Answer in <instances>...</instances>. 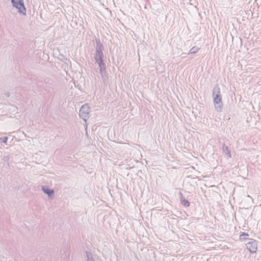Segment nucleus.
<instances>
[{
    "instance_id": "obj_6",
    "label": "nucleus",
    "mask_w": 261,
    "mask_h": 261,
    "mask_svg": "<svg viewBox=\"0 0 261 261\" xmlns=\"http://www.w3.org/2000/svg\"><path fill=\"white\" fill-rule=\"evenodd\" d=\"M42 190L48 197H52L54 194V190L49 189L45 186L42 187Z\"/></svg>"
},
{
    "instance_id": "obj_3",
    "label": "nucleus",
    "mask_w": 261,
    "mask_h": 261,
    "mask_svg": "<svg viewBox=\"0 0 261 261\" xmlns=\"http://www.w3.org/2000/svg\"><path fill=\"white\" fill-rule=\"evenodd\" d=\"M11 3L20 15L25 16L27 15V8L24 0H11Z\"/></svg>"
},
{
    "instance_id": "obj_4",
    "label": "nucleus",
    "mask_w": 261,
    "mask_h": 261,
    "mask_svg": "<svg viewBox=\"0 0 261 261\" xmlns=\"http://www.w3.org/2000/svg\"><path fill=\"white\" fill-rule=\"evenodd\" d=\"M103 53L101 49H97L96 50L94 59L96 62L98 64L99 67L100 69L105 68V64L102 59Z\"/></svg>"
},
{
    "instance_id": "obj_2",
    "label": "nucleus",
    "mask_w": 261,
    "mask_h": 261,
    "mask_svg": "<svg viewBox=\"0 0 261 261\" xmlns=\"http://www.w3.org/2000/svg\"><path fill=\"white\" fill-rule=\"evenodd\" d=\"M90 112L91 108L87 103L82 105L79 110V117L84 122L86 128L87 127V123L90 116Z\"/></svg>"
},
{
    "instance_id": "obj_11",
    "label": "nucleus",
    "mask_w": 261,
    "mask_h": 261,
    "mask_svg": "<svg viewBox=\"0 0 261 261\" xmlns=\"http://www.w3.org/2000/svg\"><path fill=\"white\" fill-rule=\"evenodd\" d=\"M227 155L228 156V157H230L231 156V153H230V152L229 151H228L227 153H226Z\"/></svg>"
},
{
    "instance_id": "obj_7",
    "label": "nucleus",
    "mask_w": 261,
    "mask_h": 261,
    "mask_svg": "<svg viewBox=\"0 0 261 261\" xmlns=\"http://www.w3.org/2000/svg\"><path fill=\"white\" fill-rule=\"evenodd\" d=\"M199 48L197 46H193L189 51V54H195L199 51Z\"/></svg>"
},
{
    "instance_id": "obj_9",
    "label": "nucleus",
    "mask_w": 261,
    "mask_h": 261,
    "mask_svg": "<svg viewBox=\"0 0 261 261\" xmlns=\"http://www.w3.org/2000/svg\"><path fill=\"white\" fill-rule=\"evenodd\" d=\"M248 237V234L247 233H243L240 236V239L241 240H245Z\"/></svg>"
},
{
    "instance_id": "obj_10",
    "label": "nucleus",
    "mask_w": 261,
    "mask_h": 261,
    "mask_svg": "<svg viewBox=\"0 0 261 261\" xmlns=\"http://www.w3.org/2000/svg\"><path fill=\"white\" fill-rule=\"evenodd\" d=\"M87 261H95V260H94V259L93 258V257H89L88 258V260H87Z\"/></svg>"
},
{
    "instance_id": "obj_8",
    "label": "nucleus",
    "mask_w": 261,
    "mask_h": 261,
    "mask_svg": "<svg viewBox=\"0 0 261 261\" xmlns=\"http://www.w3.org/2000/svg\"><path fill=\"white\" fill-rule=\"evenodd\" d=\"M181 203L182 205L185 207H189L190 206L189 202L185 199H182L181 201Z\"/></svg>"
},
{
    "instance_id": "obj_5",
    "label": "nucleus",
    "mask_w": 261,
    "mask_h": 261,
    "mask_svg": "<svg viewBox=\"0 0 261 261\" xmlns=\"http://www.w3.org/2000/svg\"><path fill=\"white\" fill-rule=\"evenodd\" d=\"M246 248L250 253L254 254L257 252V245L254 240H251L246 244Z\"/></svg>"
},
{
    "instance_id": "obj_1",
    "label": "nucleus",
    "mask_w": 261,
    "mask_h": 261,
    "mask_svg": "<svg viewBox=\"0 0 261 261\" xmlns=\"http://www.w3.org/2000/svg\"><path fill=\"white\" fill-rule=\"evenodd\" d=\"M212 98L214 107L218 112L222 111L223 108V102L221 97V91L218 86H215L212 91Z\"/></svg>"
}]
</instances>
